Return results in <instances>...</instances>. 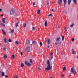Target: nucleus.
<instances>
[{
	"label": "nucleus",
	"instance_id": "nucleus-1",
	"mask_svg": "<svg viewBox=\"0 0 78 78\" xmlns=\"http://www.w3.org/2000/svg\"><path fill=\"white\" fill-rule=\"evenodd\" d=\"M47 64H48V66L45 69L46 71H47V70H50L51 69V66H50V60H47Z\"/></svg>",
	"mask_w": 78,
	"mask_h": 78
},
{
	"label": "nucleus",
	"instance_id": "nucleus-2",
	"mask_svg": "<svg viewBox=\"0 0 78 78\" xmlns=\"http://www.w3.org/2000/svg\"><path fill=\"white\" fill-rule=\"evenodd\" d=\"M25 65H26V66H27L28 67H30V66H31V64L29 62L27 61H25Z\"/></svg>",
	"mask_w": 78,
	"mask_h": 78
},
{
	"label": "nucleus",
	"instance_id": "nucleus-3",
	"mask_svg": "<svg viewBox=\"0 0 78 78\" xmlns=\"http://www.w3.org/2000/svg\"><path fill=\"white\" fill-rule=\"evenodd\" d=\"M30 51V48L29 46H27L26 49L25 51L27 53H28Z\"/></svg>",
	"mask_w": 78,
	"mask_h": 78
},
{
	"label": "nucleus",
	"instance_id": "nucleus-4",
	"mask_svg": "<svg viewBox=\"0 0 78 78\" xmlns=\"http://www.w3.org/2000/svg\"><path fill=\"white\" fill-rule=\"evenodd\" d=\"M14 9H12L10 11V14L11 15H12L14 14Z\"/></svg>",
	"mask_w": 78,
	"mask_h": 78
},
{
	"label": "nucleus",
	"instance_id": "nucleus-5",
	"mask_svg": "<svg viewBox=\"0 0 78 78\" xmlns=\"http://www.w3.org/2000/svg\"><path fill=\"white\" fill-rule=\"evenodd\" d=\"M47 42L48 45H49V44H50V39H48L46 40L45 41V42Z\"/></svg>",
	"mask_w": 78,
	"mask_h": 78
},
{
	"label": "nucleus",
	"instance_id": "nucleus-6",
	"mask_svg": "<svg viewBox=\"0 0 78 78\" xmlns=\"http://www.w3.org/2000/svg\"><path fill=\"white\" fill-rule=\"evenodd\" d=\"M71 70V72H72L73 74V75H75V73H76V71L73 70V67L72 68Z\"/></svg>",
	"mask_w": 78,
	"mask_h": 78
},
{
	"label": "nucleus",
	"instance_id": "nucleus-7",
	"mask_svg": "<svg viewBox=\"0 0 78 78\" xmlns=\"http://www.w3.org/2000/svg\"><path fill=\"white\" fill-rule=\"evenodd\" d=\"M62 0H59L58 2V5H60L62 3Z\"/></svg>",
	"mask_w": 78,
	"mask_h": 78
},
{
	"label": "nucleus",
	"instance_id": "nucleus-8",
	"mask_svg": "<svg viewBox=\"0 0 78 78\" xmlns=\"http://www.w3.org/2000/svg\"><path fill=\"white\" fill-rule=\"evenodd\" d=\"M61 39V37H59L55 39V40L56 42H58V41H59V40Z\"/></svg>",
	"mask_w": 78,
	"mask_h": 78
},
{
	"label": "nucleus",
	"instance_id": "nucleus-9",
	"mask_svg": "<svg viewBox=\"0 0 78 78\" xmlns=\"http://www.w3.org/2000/svg\"><path fill=\"white\" fill-rule=\"evenodd\" d=\"M63 2L64 3V6H65L66 4L67 3V0H63Z\"/></svg>",
	"mask_w": 78,
	"mask_h": 78
},
{
	"label": "nucleus",
	"instance_id": "nucleus-10",
	"mask_svg": "<svg viewBox=\"0 0 78 78\" xmlns=\"http://www.w3.org/2000/svg\"><path fill=\"white\" fill-rule=\"evenodd\" d=\"M5 18H4L2 20V22H3V23H6V22H5Z\"/></svg>",
	"mask_w": 78,
	"mask_h": 78
},
{
	"label": "nucleus",
	"instance_id": "nucleus-11",
	"mask_svg": "<svg viewBox=\"0 0 78 78\" xmlns=\"http://www.w3.org/2000/svg\"><path fill=\"white\" fill-rule=\"evenodd\" d=\"M71 3V0H68V5H70Z\"/></svg>",
	"mask_w": 78,
	"mask_h": 78
},
{
	"label": "nucleus",
	"instance_id": "nucleus-12",
	"mask_svg": "<svg viewBox=\"0 0 78 78\" xmlns=\"http://www.w3.org/2000/svg\"><path fill=\"white\" fill-rule=\"evenodd\" d=\"M26 43L27 44H30V41H29V40H27L26 41Z\"/></svg>",
	"mask_w": 78,
	"mask_h": 78
},
{
	"label": "nucleus",
	"instance_id": "nucleus-13",
	"mask_svg": "<svg viewBox=\"0 0 78 78\" xmlns=\"http://www.w3.org/2000/svg\"><path fill=\"white\" fill-rule=\"evenodd\" d=\"M11 58L12 59H14V58H15V55H12Z\"/></svg>",
	"mask_w": 78,
	"mask_h": 78
},
{
	"label": "nucleus",
	"instance_id": "nucleus-14",
	"mask_svg": "<svg viewBox=\"0 0 78 78\" xmlns=\"http://www.w3.org/2000/svg\"><path fill=\"white\" fill-rule=\"evenodd\" d=\"M32 43L33 44H37V42H36V41H33L32 42Z\"/></svg>",
	"mask_w": 78,
	"mask_h": 78
},
{
	"label": "nucleus",
	"instance_id": "nucleus-15",
	"mask_svg": "<svg viewBox=\"0 0 78 78\" xmlns=\"http://www.w3.org/2000/svg\"><path fill=\"white\" fill-rule=\"evenodd\" d=\"M2 31L3 33L4 34H6V32H5V31H4V30H3V29H2Z\"/></svg>",
	"mask_w": 78,
	"mask_h": 78
},
{
	"label": "nucleus",
	"instance_id": "nucleus-16",
	"mask_svg": "<svg viewBox=\"0 0 78 78\" xmlns=\"http://www.w3.org/2000/svg\"><path fill=\"white\" fill-rule=\"evenodd\" d=\"M24 66V64L23 63H22L21 64V67H23Z\"/></svg>",
	"mask_w": 78,
	"mask_h": 78
},
{
	"label": "nucleus",
	"instance_id": "nucleus-17",
	"mask_svg": "<svg viewBox=\"0 0 78 78\" xmlns=\"http://www.w3.org/2000/svg\"><path fill=\"white\" fill-rule=\"evenodd\" d=\"M73 2L75 3V5L76 4V0H73Z\"/></svg>",
	"mask_w": 78,
	"mask_h": 78
},
{
	"label": "nucleus",
	"instance_id": "nucleus-18",
	"mask_svg": "<svg viewBox=\"0 0 78 78\" xmlns=\"http://www.w3.org/2000/svg\"><path fill=\"white\" fill-rule=\"evenodd\" d=\"M44 25L45 27H47V22L45 21V23H44Z\"/></svg>",
	"mask_w": 78,
	"mask_h": 78
},
{
	"label": "nucleus",
	"instance_id": "nucleus-19",
	"mask_svg": "<svg viewBox=\"0 0 78 78\" xmlns=\"http://www.w3.org/2000/svg\"><path fill=\"white\" fill-rule=\"evenodd\" d=\"M3 57L4 58H7V55H6V54H5L4 55Z\"/></svg>",
	"mask_w": 78,
	"mask_h": 78
},
{
	"label": "nucleus",
	"instance_id": "nucleus-20",
	"mask_svg": "<svg viewBox=\"0 0 78 78\" xmlns=\"http://www.w3.org/2000/svg\"><path fill=\"white\" fill-rule=\"evenodd\" d=\"M1 75L2 76H5V73H4L3 72H2Z\"/></svg>",
	"mask_w": 78,
	"mask_h": 78
},
{
	"label": "nucleus",
	"instance_id": "nucleus-21",
	"mask_svg": "<svg viewBox=\"0 0 78 78\" xmlns=\"http://www.w3.org/2000/svg\"><path fill=\"white\" fill-rule=\"evenodd\" d=\"M32 29L33 31H34V30H35V28L33 26L32 27Z\"/></svg>",
	"mask_w": 78,
	"mask_h": 78
},
{
	"label": "nucleus",
	"instance_id": "nucleus-22",
	"mask_svg": "<svg viewBox=\"0 0 78 78\" xmlns=\"http://www.w3.org/2000/svg\"><path fill=\"white\" fill-rule=\"evenodd\" d=\"M72 54H75V51H74V49H72Z\"/></svg>",
	"mask_w": 78,
	"mask_h": 78
},
{
	"label": "nucleus",
	"instance_id": "nucleus-23",
	"mask_svg": "<svg viewBox=\"0 0 78 78\" xmlns=\"http://www.w3.org/2000/svg\"><path fill=\"white\" fill-rule=\"evenodd\" d=\"M65 53V52H64V51H63L62 52V55H64Z\"/></svg>",
	"mask_w": 78,
	"mask_h": 78
},
{
	"label": "nucleus",
	"instance_id": "nucleus-24",
	"mask_svg": "<svg viewBox=\"0 0 78 78\" xmlns=\"http://www.w3.org/2000/svg\"><path fill=\"white\" fill-rule=\"evenodd\" d=\"M37 14H40L41 13V10H38V11L37 12Z\"/></svg>",
	"mask_w": 78,
	"mask_h": 78
},
{
	"label": "nucleus",
	"instance_id": "nucleus-25",
	"mask_svg": "<svg viewBox=\"0 0 78 78\" xmlns=\"http://www.w3.org/2000/svg\"><path fill=\"white\" fill-rule=\"evenodd\" d=\"M1 24L2 25V26H3V27H5V25L3 23H1Z\"/></svg>",
	"mask_w": 78,
	"mask_h": 78
},
{
	"label": "nucleus",
	"instance_id": "nucleus-26",
	"mask_svg": "<svg viewBox=\"0 0 78 78\" xmlns=\"http://www.w3.org/2000/svg\"><path fill=\"white\" fill-rule=\"evenodd\" d=\"M64 36L63 35L62 37V41H64Z\"/></svg>",
	"mask_w": 78,
	"mask_h": 78
},
{
	"label": "nucleus",
	"instance_id": "nucleus-27",
	"mask_svg": "<svg viewBox=\"0 0 78 78\" xmlns=\"http://www.w3.org/2000/svg\"><path fill=\"white\" fill-rule=\"evenodd\" d=\"M18 23H16V25H15L16 27H18Z\"/></svg>",
	"mask_w": 78,
	"mask_h": 78
},
{
	"label": "nucleus",
	"instance_id": "nucleus-28",
	"mask_svg": "<svg viewBox=\"0 0 78 78\" xmlns=\"http://www.w3.org/2000/svg\"><path fill=\"white\" fill-rule=\"evenodd\" d=\"M26 27V23H24L23 24V28H25Z\"/></svg>",
	"mask_w": 78,
	"mask_h": 78
},
{
	"label": "nucleus",
	"instance_id": "nucleus-29",
	"mask_svg": "<svg viewBox=\"0 0 78 78\" xmlns=\"http://www.w3.org/2000/svg\"><path fill=\"white\" fill-rule=\"evenodd\" d=\"M9 42H12V41H11V39L9 38Z\"/></svg>",
	"mask_w": 78,
	"mask_h": 78
},
{
	"label": "nucleus",
	"instance_id": "nucleus-30",
	"mask_svg": "<svg viewBox=\"0 0 78 78\" xmlns=\"http://www.w3.org/2000/svg\"><path fill=\"white\" fill-rule=\"evenodd\" d=\"M32 62H33V60H32V59H30V63H32Z\"/></svg>",
	"mask_w": 78,
	"mask_h": 78
},
{
	"label": "nucleus",
	"instance_id": "nucleus-31",
	"mask_svg": "<svg viewBox=\"0 0 78 78\" xmlns=\"http://www.w3.org/2000/svg\"><path fill=\"white\" fill-rule=\"evenodd\" d=\"M73 25H74V23H73V24L70 25V27H73Z\"/></svg>",
	"mask_w": 78,
	"mask_h": 78
},
{
	"label": "nucleus",
	"instance_id": "nucleus-32",
	"mask_svg": "<svg viewBox=\"0 0 78 78\" xmlns=\"http://www.w3.org/2000/svg\"><path fill=\"white\" fill-rule=\"evenodd\" d=\"M4 41V43H6V39L5 38Z\"/></svg>",
	"mask_w": 78,
	"mask_h": 78
},
{
	"label": "nucleus",
	"instance_id": "nucleus-33",
	"mask_svg": "<svg viewBox=\"0 0 78 78\" xmlns=\"http://www.w3.org/2000/svg\"><path fill=\"white\" fill-rule=\"evenodd\" d=\"M40 46H42V43L41 42H40L39 43Z\"/></svg>",
	"mask_w": 78,
	"mask_h": 78
},
{
	"label": "nucleus",
	"instance_id": "nucleus-34",
	"mask_svg": "<svg viewBox=\"0 0 78 78\" xmlns=\"http://www.w3.org/2000/svg\"><path fill=\"white\" fill-rule=\"evenodd\" d=\"M49 16H53V15L51 14H49L48 15V17H49Z\"/></svg>",
	"mask_w": 78,
	"mask_h": 78
},
{
	"label": "nucleus",
	"instance_id": "nucleus-35",
	"mask_svg": "<svg viewBox=\"0 0 78 78\" xmlns=\"http://www.w3.org/2000/svg\"><path fill=\"white\" fill-rule=\"evenodd\" d=\"M66 67H64L63 69V71H64L66 70Z\"/></svg>",
	"mask_w": 78,
	"mask_h": 78
},
{
	"label": "nucleus",
	"instance_id": "nucleus-36",
	"mask_svg": "<svg viewBox=\"0 0 78 78\" xmlns=\"http://www.w3.org/2000/svg\"><path fill=\"white\" fill-rule=\"evenodd\" d=\"M61 76H62V77H64V76H65V75H64V74H61Z\"/></svg>",
	"mask_w": 78,
	"mask_h": 78
},
{
	"label": "nucleus",
	"instance_id": "nucleus-37",
	"mask_svg": "<svg viewBox=\"0 0 78 78\" xmlns=\"http://www.w3.org/2000/svg\"><path fill=\"white\" fill-rule=\"evenodd\" d=\"M16 44H19V42L17 41H16Z\"/></svg>",
	"mask_w": 78,
	"mask_h": 78
},
{
	"label": "nucleus",
	"instance_id": "nucleus-38",
	"mask_svg": "<svg viewBox=\"0 0 78 78\" xmlns=\"http://www.w3.org/2000/svg\"><path fill=\"white\" fill-rule=\"evenodd\" d=\"M75 41V39H74V38H72V42H73V41Z\"/></svg>",
	"mask_w": 78,
	"mask_h": 78
},
{
	"label": "nucleus",
	"instance_id": "nucleus-39",
	"mask_svg": "<svg viewBox=\"0 0 78 78\" xmlns=\"http://www.w3.org/2000/svg\"><path fill=\"white\" fill-rule=\"evenodd\" d=\"M37 70H40V68H39V67H37Z\"/></svg>",
	"mask_w": 78,
	"mask_h": 78
},
{
	"label": "nucleus",
	"instance_id": "nucleus-40",
	"mask_svg": "<svg viewBox=\"0 0 78 78\" xmlns=\"http://www.w3.org/2000/svg\"><path fill=\"white\" fill-rule=\"evenodd\" d=\"M12 33H14V30H12L11 31Z\"/></svg>",
	"mask_w": 78,
	"mask_h": 78
},
{
	"label": "nucleus",
	"instance_id": "nucleus-41",
	"mask_svg": "<svg viewBox=\"0 0 78 78\" xmlns=\"http://www.w3.org/2000/svg\"><path fill=\"white\" fill-rule=\"evenodd\" d=\"M14 78H18V76L16 75L14 77Z\"/></svg>",
	"mask_w": 78,
	"mask_h": 78
},
{
	"label": "nucleus",
	"instance_id": "nucleus-42",
	"mask_svg": "<svg viewBox=\"0 0 78 78\" xmlns=\"http://www.w3.org/2000/svg\"><path fill=\"white\" fill-rule=\"evenodd\" d=\"M53 56H51V59H53Z\"/></svg>",
	"mask_w": 78,
	"mask_h": 78
},
{
	"label": "nucleus",
	"instance_id": "nucleus-43",
	"mask_svg": "<svg viewBox=\"0 0 78 78\" xmlns=\"http://www.w3.org/2000/svg\"><path fill=\"white\" fill-rule=\"evenodd\" d=\"M53 55V52H51V56H52Z\"/></svg>",
	"mask_w": 78,
	"mask_h": 78
},
{
	"label": "nucleus",
	"instance_id": "nucleus-44",
	"mask_svg": "<svg viewBox=\"0 0 78 78\" xmlns=\"http://www.w3.org/2000/svg\"><path fill=\"white\" fill-rule=\"evenodd\" d=\"M33 6L35 5V3L34 2H33Z\"/></svg>",
	"mask_w": 78,
	"mask_h": 78
},
{
	"label": "nucleus",
	"instance_id": "nucleus-45",
	"mask_svg": "<svg viewBox=\"0 0 78 78\" xmlns=\"http://www.w3.org/2000/svg\"><path fill=\"white\" fill-rule=\"evenodd\" d=\"M49 4H50V2H47V5H49Z\"/></svg>",
	"mask_w": 78,
	"mask_h": 78
},
{
	"label": "nucleus",
	"instance_id": "nucleus-46",
	"mask_svg": "<svg viewBox=\"0 0 78 78\" xmlns=\"http://www.w3.org/2000/svg\"><path fill=\"white\" fill-rule=\"evenodd\" d=\"M20 55H21V56H22V55H23V53H22V52H21Z\"/></svg>",
	"mask_w": 78,
	"mask_h": 78
},
{
	"label": "nucleus",
	"instance_id": "nucleus-47",
	"mask_svg": "<svg viewBox=\"0 0 78 78\" xmlns=\"http://www.w3.org/2000/svg\"><path fill=\"white\" fill-rule=\"evenodd\" d=\"M3 50H6V48H3Z\"/></svg>",
	"mask_w": 78,
	"mask_h": 78
},
{
	"label": "nucleus",
	"instance_id": "nucleus-48",
	"mask_svg": "<svg viewBox=\"0 0 78 78\" xmlns=\"http://www.w3.org/2000/svg\"><path fill=\"white\" fill-rule=\"evenodd\" d=\"M5 78H7L8 76H7L6 75H5Z\"/></svg>",
	"mask_w": 78,
	"mask_h": 78
},
{
	"label": "nucleus",
	"instance_id": "nucleus-49",
	"mask_svg": "<svg viewBox=\"0 0 78 78\" xmlns=\"http://www.w3.org/2000/svg\"><path fill=\"white\" fill-rule=\"evenodd\" d=\"M2 11V9H0V12H1Z\"/></svg>",
	"mask_w": 78,
	"mask_h": 78
},
{
	"label": "nucleus",
	"instance_id": "nucleus-50",
	"mask_svg": "<svg viewBox=\"0 0 78 78\" xmlns=\"http://www.w3.org/2000/svg\"><path fill=\"white\" fill-rule=\"evenodd\" d=\"M64 30H66V27H65L64 28Z\"/></svg>",
	"mask_w": 78,
	"mask_h": 78
},
{
	"label": "nucleus",
	"instance_id": "nucleus-51",
	"mask_svg": "<svg viewBox=\"0 0 78 78\" xmlns=\"http://www.w3.org/2000/svg\"><path fill=\"white\" fill-rule=\"evenodd\" d=\"M1 17H3V15L2 14L1 15Z\"/></svg>",
	"mask_w": 78,
	"mask_h": 78
},
{
	"label": "nucleus",
	"instance_id": "nucleus-52",
	"mask_svg": "<svg viewBox=\"0 0 78 78\" xmlns=\"http://www.w3.org/2000/svg\"><path fill=\"white\" fill-rule=\"evenodd\" d=\"M48 48H50V46H48Z\"/></svg>",
	"mask_w": 78,
	"mask_h": 78
},
{
	"label": "nucleus",
	"instance_id": "nucleus-53",
	"mask_svg": "<svg viewBox=\"0 0 78 78\" xmlns=\"http://www.w3.org/2000/svg\"><path fill=\"white\" fill-rule=\"evenodd\" d=\"M55 45H58V43H55Z\"/></svg>",
	"mask_w": 78,
	"mask_h": 78
},
{
	"label": "nucleus",
	"instance_id": "nucleus-54",
	"mask_svg": "<svg viewBox=\"0 0 78 78\" xmlns=\"http://www.w3.org/2000/svg\"><path fill=\"white\" fill-rule=\"evenodd\" d=\"M52 12H54V10H53V9H52Z\"/></svg>",
	"mask_w": 78,
	"mask_h": 78
},
{
	"label": "nucleus",
	"instance_id": "nucleus-55",
	"mask_svg": "<svg viewBox=\"0 0 78 78\" xmlns=\"http://www.w3.org/2000/svg\"><path fill=\"white\" fill-rule=\"evenodd\" d=\"M58 44H61V42H60Z\"/></svg>",
	"mask_w": 78,
	"mask_h": 78
},
{
	"label": "nucleus",
	"instance_id": "nucleus-56",
	"mask_svg": "<svg viewBox=\"0 0 78 78\" xmlns=\"http://www.w3.org/2000/svg\"><path fill=\"white\" fill-rule=\"evenodd\" d=\"M77 59H78V56H77Z\"/></svg>",
	"mask_w": 78,
	"mask_h": 78
}]
</instances>
